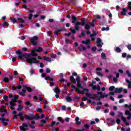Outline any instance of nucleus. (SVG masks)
I'll use <instances>...</instances> for the list:
<instances>
[{
  "label": "nucleus",
  "mask_w": 131,
  "mask_h": 131,
  "mask_svg": "<svg viewBox=\"0 0 131 131\" xmlns=\"http://www.w3.org/2000/svg\"><path fill=\"white\" fill-rule=\"evenodd\" d=\"M72 23L73 24H75V23H76V21H77V18H76V17L75 16V15H72Z\"/></svg>",
  "instance_id": "15"
},
{
  "label": "nucleus",
  "mask_w": 131,
  "mask_h": 131,
  "mask_svg": "<svg viewBox=\"0 0 131 131\" xmlns=\"http://www.w3.org/2000/svg\"><path fill=\"white\" fill-rule=\"evenodd\" d=\"M130 112L128 110H126L125 111V115H130Z\"/></svg>",
  "instance_id": "35"
},
{
  "label": "nucleus",
  "mask_w": 131,
  "mask_h": 131,
  "mask_svg": "<svg viewBox=\"0 0 131 131\" xmlns=\"http://www.w3.org/2000/svg\"><path fill=\"white\" fill-rule=\"evenodd\" d=\"M77 86H78V88H77L75 90V92L78 93V94H81V95H83L85 94V92H87V93L90 92V90H89L88 89H84L83 91H80L79 89H83V86H82L81 83H80V82H77Z\"/></svg>",
  "instance_id": "2"
},
{
  "label": "nucleus",
  "mask_w": 131,
  "mask_h": 131,
  "mask_svg": "<svg viewBox=\"0 0 131 131\" xmlns=\"http://www.w3.org/2000/svg\"><path fill=\"white\" fill-rule=\"evenodd\" d=\"M64 76V75L63 73H60L59 74V77H60V80L61 81V82H64L65 81V79H63V77Z\"/></svg>",
  "instance_id": "17"
},
{
  "label": "nucleus",
  "mask_w": 131,
  "mask_h": 131,
  "mask_svg": "<svg viewBox=\"0 0 131 131\" xmlns=\"http://www.w3.org/2000/svg\"><path fill=\"white\" fill-rule=\"evenodd\" d=\"M3 27L6 28L9 26V24H8V22L5 21L3 23Z\"/></svg>",
  "instance_id": "32"
},
{
  "label": "nucleus",
  "mask_w": 131,
  "mask_h": 131,
  "mask_svg": "<svg viewBox=\"0 0 131 131\" xmlns=\"http://www.w3.org/2000/svg\"><path fill=\"white\" fill-rule=\"evenodd\" d=\"M97 41L96 42V43H102V39H101V38H97Z\"/></svg>",
  "instance_id": "44"
},
{
  "label": "nucleus",
  "mask_w": 131,
  "mask_h": 131,
  "mask_svg": "<svg viewBox=\"0 0 131 131\" xmlns=\"http://www.w3.org/2000/svg\"><path fill=\"white\" fill-rule=\"evenodd\" d=\"M11 20L12 21V22H13V24H15V23H16V22H17V19H16V18H11Z\"/></svg>",
  "instance_id": "43"
},
{
  "label": "nucleus",
  "mask_w": 131,
  "mask_h": 131,
  "mask_svg": "<svg viewBox=\"0 0 131 131\" xmlns=\"http://www.w3.org/2000/svg\"><path fill=\"white\" fill-rule=\"evenodd\" d=\"M124 102V99H120L119 101V104H121L122 103Z\"/></svg>",
  "instance_id": "64"
},
{
  "label": "nucleus",
  "mask_w": 131,
  "mask_h": 131,
  "mask_svg": "<svg viewBox=\"0 0 131 131\" xmlns=\"http://www.w3.org/2000/svg\"><path fill=\"white\" fill-rule=\"evenodd\" d=\"M66 100L67 102H71V101H72V98H71V97L70 96H67Z\"/></svg>",
  "instance_id": "27"
},
{
  "label": "nucleus",
  "mask_w": 131,
  "mask_h": 131,
  "mask_svg": "<svg viewBox=\"0 0 131 131\" xmlns=\"http://www.w3.org/2000/svg\"><path fill=\"white\" fill-rule=\"evenodd\" d=\"M101 58L103 59H106V54H105L104 52H102V53L101 54Z\"/></svg>",
  "instance_id": "36"
},
{
  "label": "nucleus",
  "mask_w": 131,
  "mask_h": 131,
  "mask_svg": "<svg viewBox=\"0 0 131 131\" xmlns=\"http://www.w3.org/2000/svg\"><path fill=\"white\" fill-rule=\"evenodd\" d=\"M97 95H100V98L101 99H104V98H107L108 97V94L103 95V92H98Z\"/></svg>",
  "instance_id": "12"
},
{
  "label": "nucleus",
  "mask_w": 131,
  "mask_h": 131,
  "mask_svg": "<svg viewBox=\"0 0 131 131\" xmlns=\"http://www.w3.org/2000/svg\"><path fill=\"white\" fill-rule=\"evenodd\" d=\"M71 88H72V89H71V91L74 92V90H75V88H76V86L75 85H72Z\"/></svg>",
  "instance_id": "39"
},
{
  "label": "nucleus",
  "mask_w": 131,
  "mask_h": 131,
  "mask_svg": "<svg viewBox=\"0 0 131 131\" xmlns=\"http://www.w3.org/2000/svg\"><path fill=\"white\" fill-rule=\"evenodd\" d=\"M121 121L120 120V119H119V118H118L116 120V122H117V124H120Z\"/></svg>",
  "instance_id": "47"
},
{
  "label": "nucleus",
  "mask_w": 131,
  "mask_h": 131,
  "mask_svg": "<svg viewBox=\"0 0 131 131\" xmlns=\"http://www.w3.org/2000/svg\"><path fill=\"white\" fill-rule=\"evenodd\" d=\"M114 82L116 83L118 81V79L117 78H114L113 79Z\"/></svg>",
  "instance_id": "54"
},
{
  "label": "nucleus",
  "mask_w": 131,
  "mask_h": 131,
  "mask_svg": "<svg viewBox=\"0 0 131 131\" xmlns=\"http://www.w3.org/2000/svg\"><path fill=\"white\" fill-rule=\"evenodd\" d=\"M89 24H90V25L92 27H95V24L94 23H93L92 21V22H90L89 23Z\"/></svg>",
  "instance_id": "62"
},
{
  "label": "nucleus",
  "mask_w": 131,
  "mask_h": 131,
  "mask_svg": "<svg viewBox=\"0 0 131 131\" xmlns=\"http://www.w3.org/2000/svg\"><path fill=\"white\" fill-rule=\"evenodd\" d=\"M97 75H99V76H101V77H103V76H104V75H103L100 72H97Z\"/></svg>",
  "instance_id": "57"
},
{
  "label": "nucleus",
  "mask_w": 131,
  "mask_h": 131,
  "mask_svg": "<svg viewBox=\"0 0 131 131\" xmlns=\"http://www.w3.org/2000/svg\"><path fill=\"white\" fill-rule=\"evenodd\" d=\"M4 81L5 82H9V78L7 77L4 78Z\"/></svg>",
  "instance_id": "52"
},
{
  "label": "nucleus",
  "mask_w": 131,
  "mask_h": 131,
  "mask_svg": "<svg viewBox=\"0 0 131 131\" xmlns=\"http://www.w3.org/2000/svg\"><path fill=\"white\" fill-rule=\"evenodd\" d=\"M127 54L125 53H123L122 54V58H126Z\"/></svg>",
  "instance_id": "51"
},
{
  "label": "nucleus",
  "mask_w": 131,
  "mask_h": 131,
  "mask_svg": "<svg viewBox=\"0 0 131 131\" xmlns=\"http://www.w3.org/2000/svg\"><path fill=\"white\" fill-rule=\"evenodd\" d=\"M37 111H38V112H40V113H42V110L40 108H37Z\"/></svg>",
  "instance_id": "59"
},
{
  "label": "nucleus",
  "mask_w": 131,
  "mask_h": 131,
  "mask_svg": "<svg viewBox=\"0 0 131 131\" xmlns=\"http://www.w3.org/2000/svg\"><path fill=\"white\" fill-rule=\"evenodd\" d=\"M125 81L128 83V84H131V81H129V80L125 79Z\"/></svg>",
  "instance_id": "53"
},
{
  "label": "nucleus",
  "mask_w": 131,
  "mask_h": 131,
  "mask_svg": "<svg viewBox=\"0 0 131 131\" xmlns=\"http://www.w3.org/2000/svg\"><path fill=\"white\" fill-rule=\"evenodd\" d=\"M123 114L121 112H119V115H118V117H121V118H122L123 117Z\"/></svg>",
  "instance_id": "50"
},
{
  "label": "nucleus",
  "mask_w": 131,
  "mask_h": 131,
  "mask_svg": "<svg viewBox=\"0 0 131 131\" xmlns=\"http://www.w3.org/2000/svg\"><path fill=\"white\" fill-rule=\"evenodd\" d=\"M77 82H80V77L78 76L76 79Z\"/></svg>",
  "instance_id": "49"
},
{
  "label": "nucleus",
  "mask_w": 131,
  "mask_h": 131,
  "mask_svg": "<svg viewBox=\"0 0 131 131\" xmlns=\"http://www.w3.org/2000/svg\"><path fill=\"white\" fill-rule=\"evenodd\" d=\"M122 120L124 123H126V118L124 117H122Z\"/></svg>",
  "instance_id": "40"
},
{
  "label": "nucleus",
  "mask_w": 131,
  "mask_h": 131,
  "mask_svg": "<svg viewBox=\"0 0 131 131\" xmlns=\"http://www.w3.org/2000/svg\"><path fill=\"white\" fill-rule=\"evenodd\" d=\"M23 89L22 90V92L24 93H26V90L28 92H32V90H31V88L29 87H27L26 86H23Z\"/></svg>",
  "instance_id": "10"
},
{
  "label": "nucleus",
  "mask_w": 131,
  "mask_h": 131,
  "mask_svg": "<svg viewBox=\"0 0 131 131\" xmlns=\"http://www.w3.org/2000/svg\"><path fill=\"white\" fill-rule=\"evenodd\" d=\"M55 124H56V125H58V124H59V122H53L52 123H51V124H50L51 126H53L54 125H55Z\"/></svg>",
  "instance_id": "37"
},
{
  "label": "nucleus",
  "mask_w": 131,
  "mask_h": 131,
  "mask_svg": "<svg viewBox=\"0 0 131 131\" xmlns=\"http://www.w3.org/2000/svg\"><path fill=\"white\" fill-rule=\"evenodd\" d=\"M90 86H91L93 90H97V86L93 85V84H90Z\"/></svg>",
  "instance_id": "30"
},
{
  "label": "nucleus",
  "mask_w": 131,
  "mask_h": 131,
  "mask_svg": "<svg viewBox=\"0 0 131 131\" xmlns=\"http://www.w3.org/2000/svg\"><path fill=\"white\" fill-rule=\"evenodd\" d=\"M44 59L46 60V61H48V62H52L51 58H49L48 57H44Z\"/></svg>",
  "instance_id": "34"
},
{
  "label": "nucleus",
  "mask_w": 131,
  "mask_h": 131,
  "mask_svg": "<svg viewBox=\"0 0 131 131\" xmlns=\"http://www.w3.org/2000/svg\"><path fill=\"white\" fill-rule=\"evenodd\" d=\"M84 127L86 128H90V125L88 123H86L84 125Z\"/></svg>",
  "instance_id": "48"
},
{
  "label": "nucleus",
  "mask_w": 131,
  "mask_h": 131,
  "mask_svg": "<svg viewBox=\"0 0 131 131\" xmlns=\"http://www.w3.org/2000/svg\"><path fill=\"white\" fill-rule=\"evenodd\" d=\"M85 22H88V19L85 18H83V20L81 23V26H84L85 24Z\"/></svg>",
  "instance_id": "21"
},
{
  "label": "nucleus",
  "mask_w": 131,
  "mask_h": 131,
  "mask_svg": "<svg viewBox=\"0 0 131 131\" xmlns=\"http://www.w3.org/2000/svg\"><path fill=\"white\" fill-rule=\"evenodd\" d=\"M126 73L127 75H128V77H131V74H130V73H129V71L127 70L126 71Z\"/></svg>",
  "instance_id": "42"
},
{
  "label": "nucleus",
  "mask_w": 131,
  "mask_h": 131,
  "mask_svg": "<svg viewBox=\"0 0 131 131\" xmlns=\"http://www.w3.org/2000/svg\"><path fill=\"white\" fill-rule=\"evenodd\" d=\"M0 120H1L3 125H7L8 124V122H9V119L4 117L0 118Z\"/></svg>",
  "instance_id": "8"
},
{
  "label": "nucleus",
  "mask_w": 131,
  "mask_h": 131,
  "mask_svg": "<svg viewBox=\"0 0 131 131\" xmlns=\"http://www.w3.org/2000/svg\"><path fill=\"white\" fill-rule=\"evenodd\" d=\"M54 93L56 94L55 95L56 98H59V94H60V89H59V88L56 87L54 90Z\"/></svg>",
  "instance_id": "9"
},
{
  "label": "nucleus",
  "mask_w": 131,
  "mask_h": 131,
  "mask_svg": "<svg viewBox=\"0 0 131 131\" xmlns=\"http://www.w3.org/2000/svg\"><path fill=\"white\" fill-rule=\"evenodd\" d=\"M18 20L19 23V28H23V26H24V20L22 18H18Z\"/></svg>",
  "instance_id": "11"
},
{
  "label": "nucleus",
  "mask_w": 131,
  "mask_h": 131,
  "mask_svg": "<svg viewBox=\"0 0 131 131\" xmlns=\"http://www.w3.org/2000/svg\"><path fill=\"white\" fill-rule=\"evenodd\" d=\"M41 77H45L46 80H48V79H50V77H47V75L45 73H42Z\"/></svg>",
  "instance_id": "25"
},
{
  "label": "nucleus",
  "mask_w": 131,
  "mask_h": 131,
  "mask_svg": "<svg viewBox=\"0 0 131 131\" xmlns=\"http://www.w3.org/2000/svg\"><path fill=\"white\" fill-rule=\"evenodd\" d=\"M115 51L117 53H120V52H121V49L119 47H117L116 48Z\"/></svg>",
  "instance_id": "33"
},
{
  "label": "nucleus",
  "mask_w": 131,
  "mask_h": 131,
  "mask_svg": "<svg viewBox=\"0 0 131 131\" xmlns=\"http://www.w3.org/2000/svg\"><path fill=\"white\" fill-rule=\"evenodd\" d=\"M97 46L98 48H102V46L104 45V43L101 42V43H96Z\"/></svg>",
  "instance_id": "31"
},
{
  "label": "nucleus",
  "mask_w": 131,
  "mask_h": 131,
  "mask_svg": "<svg viewBox=\"0 0 131 131\" xmlns=\"http://www.w3.org/2000/svg\"><path fill=\"white\" fill-rule=\"evenodd\" d=\"M19 98V96L18 95H14L13 96V99L12 100V101L10 102V107L12 110H15V108L14 107V106H15V102H17V99Z\"/></svg>",
  "instance_id": "3"
},
{
  "label": "nucleus",
  "mask_w": 131,
  "mask_h": 131,
  "mask_svg": "<svg viewBox=\"0 0 131 131\" xmlns=\"http://www.w3.org/2000/svg\"><path fill=\"white\" fill-rule=\"evenodd\" d=\"M122 91H123V88H116L115 89V93H121V92H122Z\"/></svg>",
  "instance_id": "13"
},
{
  "label": "nucleus",
  "mask_w": 131,
  "mask_h": 131,
  "mask_svg": "<svg viewBox=\"0 0 131 131\" xmlns=\"http://www.w3.org/2000/svg\"><path fill=\"white\" fill-rule=\"evenodd\" d=\"M76 123H77V124H78V125H80V124H81V122L79 121V117H76Z\"/></svg>",
  "instance_id": "19"
},
{
  "label": "nucleus",
  "mask_w": 131,
  "mask_h": 131,
  "mask_svg": "<svg viewBox=\"0 0 131 131\" xmlns=\"http://www.w3.org/2000/svg\"><path fill=\"white\" fill-rule=\"evenodd\" d=\"M75 30H77V31L79 30V27L78 26L75 25Z\"/></svg>",
  "instance_id": "61"
},
{
  "label": "nucleus",
  "mask_w": 131,
  "mask_h": 131,
  "mask_svg": "<svg viewBox=\"0 0 131 131\" xmlns=\"http://www.w3.org/2000/svg\"><path fill=\"white\" fill-rule=\"evenodd\" d=\"M82 43H83L84 45H89L90 43H91V39H88L86 40V41L85 40H82L81 41Z\"/></svg>",
  "instance_id": "16"
},
{
  "label": "nucleus",
  "mask_w": 131,
  "mask_h": 131,
  "mask_svg": "<svg viewBox=\"0 0 131 131\" xmlns=\"http://www.w3.org/2000/svg\"><path fill=\"white\" fill-rule=\"evenodd\" d=\"M41 51H42V48L40 47H34L31 51V54H28L27 53L19 54V55L17 56V58L19 59L26 58V61L27 63H30V65L33 63H38V61L36 60V58H34L32 56H37L35 52H41Z\"/></svg>",
  "instance_id": "1"
},
{
  "label": "nucleus",
  "mask_w": 131,
  "mask_h": 131,
  "mask_svg": "<svg viewBox=\"0 0 131 131\" xmlns=\"http://www.w3.org/2000/svg\"><path fill=\"white\" fill-rule=\"evenodd\" d=\"M70 31H71V32H72V33H73V34H75V33H76V30L75 29H72V28H70Z\"/></svg>",
  "instance_id": "41"
},
{
  "label": "nucleus",
  "mask_w": 131,
  "mask_h": 131,
  "mask_svg": "<svg viewBox=\"0 0 131 131\" xmlns=\"http://www.w3.org/2000/svg\"><path fill=\"white\" fill-rule=\"evenodd\" d=\"M38 39V37L36 36H34L33 37L31 38L30 39L32 45H33V46H36L37 43H36V40Z\"/></svg>",
  "instance_id": "7"
},
{
  "label": "nucleus",
  "mask_w": 131,
  "mask_h": 131,
  "mask_svg": "<svg viewBox=\"0 0 131 131\" xmlns=\"http://www.w3.org/2000/svg\"><path fill=\"white\" fill-rule=\"evenodd\" d=\"M128 9H129V10H131V2H128Z\"/></svg>",
  "instance_id": "45"
},
{
  "label": "nucleus",
  "mask_w": 131,
  "mask_h": 131,
  "mask_svg": "<svg viewBox=\"0 0 131 131\" xmlns=\"http://www.w3.org/2000/svg\"><path fill=\"white\" fill-rule=\"evenodd\" d=\"M33 12V10H31L29 12L28 19L29 20H31L32 19V12Z\"/></svg>",
  "instance_id": "22"
},
{
  "label": "nucleus",
  "mask_w": 131,
  "mask_h": 131,
  "mask_svg": "<svg viewBox=\"0 0 131 131\" xmlns=\"http://www.w3.org/2000/svg\"><path fill=\"white\" fill-rule=\"evenodd\" d=\"M92 51L93 52H95V51H97V48L96 47H92Z\"/></svg>",
  "instance_id": "58"
},
{
  "label": "nucleus",
  "mask_w": 131,
  "mask_h": 131,
  "mask_svg": "<svg viewBox=\"0 0 131 131\" xmlns=\"http://www.w3.org/2000/svg\"><path fill=\"white\" fill-rule=\"evenodd\" d=\"M23 115V113L20 112L18 113V115H14V118L17 119V118H18V116H21Z\"/></svg>",
  "instance_id": "29"
},
{
  "label": "nucleus",
  "mask_w": 131,
  "mask_h": 131,
  "mask_svg": "<svg viewBox=\"0 0 131 131\" xmlns=\"http://www.w3.org/2000/svg\"><path fill=\"white\" fill-rule=\"evenodd\" d=\"M22 109H23V107L21 105H19L17 108L18 111H21Z\"/></svg>",
  "instance_id": "56"
},
{
  "label": "nucleus",
  "mask_w": 131,
  "mask_h": 131,
  "mask_svg": "<svg viewBox=\"0 0 131 131\" xmlns=\"http://www.w3.org/2000/svg\"><path fill=\"white\" fill-rule=\"evenodd\" d=\"M92 34H90V37H94V36H96V35H98V33L97 32L93 31Z\"/></svg>",
  "instance_id": "24"
},
{
  "label": "nucleus",
  "mask_w": 131,
  "mask_h": 131,
  "mask_svg": "<svg viewBox=\"0 0 131 131\" xmlns=\"http://www.w3.org/2000/svg\"><path fill=\"white\" fill-rule=\"evenodd\" d=\"M86 100H88V97H84L82 98V101H86Z\"/></svg>",
  "instance_id": "63"
},
{
  "label": "nucleus",
  "mask_w": 131,
  "mask_h": 131,
  "mask_svg": "<svg viewBox=\"0 0 131 131\" xmlns=\"http://www.w3.org/2000/svg\"><path fill=\"white\" fill-rule=\"evenodd\" d=\"M25 119H27V120H31V119H33V117H32V115L31 116H25Z\"/></svg>",
  "instance_id": "18"
},
{
  "label": "nucleus",
  "mask_w": 131,
  "mask_h": 131,
  "mask_svg": "<svg viewBox=\"0 0 131 131\" xmlns=\"http://www.w3.org/2000/svg\"><path fill=\"white\" fill-rule=\"evenodd\" d=\"M6 112H7V110L5 109V106L2 105L0 108V115H1L2 117L5 116Z\"/></svg>",
  "instance_id": "6"
},
{
  "label": "nucleus",
  "mask_w": 131,
  "mask_h": 131,
  "mask_svg": "<svg viewBox=\"0 0 131 131\" xmlns=\"http://www.w3.org/2000/svg\"><path fill=\"white\" fill-rule=\"evenodd\" d=\"M84 27L86 30H89L90 29H91V26L89 25L88 24H86L84 26Z\"/></svg>",
  "instance_id": "23"
},
{
  "label": "nucleus",
  "mask_w": 131,
  "mask_h": 131,
  "mask_svg": "<svg viewBox=\"0 0 131 131\" xmlns=\"http://www.w3.org/2000/svg\"><path fill=\"white\" fill-rule=\"evenodd\" d=\"M19 129L21 131H27L29 129L28 128V124L24 123L21 126H19Z\"/></svg>",
  "instance_id": "5"
},
{
  "label": "nucleus",
  "mask_w": 131,
  "mask_h": 131,
  "mask_svg": "<svg viewBox=\"0 0 131 131\" xmlns=\"http://www.w3.org/2000/svg\"><path fill=\"white\" fill-rule=\"evenodd\" d=\"M85 96L86 97H88V98H91V99H93V100H98V101H101V97H98L97 98V94H93L92 95L90 93H87L85 94Z\"/></svg>",
  "instance_id": "4"
},
{
  "label": "nucleus",
  "mask_w": 131,
  "mask_h": 131,
  "mask_svg": "<svg viewBox=\"0 0 131 131\" xmlns=\"http://www.w3.org/2000/svg\"><path fill=\"white\" fill-rule=\"evenodd\" d=\"M115 90V86H112L110 87L109 91L111 92L113 91V90Z\"/></svg>",
  "instance_id": "38"
},
{
  "label": "nucleus",
  "mask_w": 131,
  "mask_h": 131,
  "mask_svg": "<svg viewBox=\"0 0 131 131\" xmlns=\"http://www.w3.org/2000/svg\"><path fill=\"white\" fill-rule=\"evenodd\" d=\"M33 119H40L39 114H36L35 116L32 115Z\"/></svg>",
  "instance_id": "20"
},
{
  "label": "nucleus",
  "mask_w": 131,
  "mask_h": 131,
  "mask_svg": "<svg viewBox=\"0 0 131 131\" xmlns=\"http://www.w3.org/2000/svg\"><path fill=\"white\" fill-rule=\"evenodd\" d=\"M82 36H85V31H82V32L81 33V35H79V37H82Z\"/></svg>",
  "instance_id": "28"
},
{
  "label": "nucleus",
  "mask_w": 131,
  "mask_h": 131,
  "mask_svg": "<svg viewBox=\"0 0 131 131\" xmlns=\"http://www.w3.org/2000/svg\"><path fill=\"white\" fill-rule=\"evenodd\" d=\"M127 48L129 51H131V45H128Z\"/></svg>",
  "instance_id": "60"
},
{
  "label": "nucleus",
  "mask_w": 131,
  "mask_h": 131,
  "mask_svg": "<svg viewBox=\"0 0 131 131\" xmlns=\"http://www.w3.org/2000/svg\"><path fill=\"white\" fill-rule=\"evenodd\" d=\"M128 11V9H126L124 8H122V11L121 12V15L122 16H125L126 15V12Z\"/></svg>",
  "instance_id": "14"
},
{
  "label": "nucleus",
  "mask_w": 131,
  "mask_h": 131,
  "mask_svg": "<svg viewBox=\"0 0 131 131\" xmlns=\"http://www.w3.org/2000/svg\"><path fill=\"white\" fill-rule=\"evenodd\" d=\"M110 115H111V116H113V117L115 116V113H114V112H111L110 113Z\"/></svg>",
  "instance_id": "46"
},
{
  "label": "nucleus",
  "mask_w": 131,
  "mask_h": 131,
  "mask_svg": "<svg viewBox=\"0 0 131 131\" xmlns=\"http://www.w3.org/2000/svg\"><path fill=\"white\" fill-rule=\"evenodd\" d=\"M110 29V28H109V27H106V28L105 27H103L101 29L102 31H108V30H109Z\"/></svg>",
  "instance_id": "26"
},
{
  "label": "nucleus",
  "mask_w": 131,
  "mask_h": 131,
  "mask_svg": "<svg viewBox=\"0 0 131 131\" xmlns=\"http://www.w3.org/2000/svg\"><path fill=\"white\" fill-rule=\"evenodd\" d=\"M55 34L57 35V34H59L60 33V30H57L54 32Z\"/></svg>",
  "instance_id": "55"
}]
</instances>
